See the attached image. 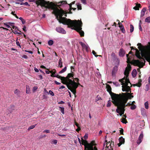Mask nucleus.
Here are the masks:
<instances>
[{
	"label": "nucleus",
	"mask_w": 150,
	"mask_h": 150,
	"mask_svg": "<svg viewBox=\"0 0 150 150\" xmlns=\"http://www.w3.org/2000/svg\"><path fill=\"white\" fill-rule=\"evenodd\" d=\"M50 8L53 10L55 13V15L57 20L60 23H62L64 25H66L63 23H66L68 21V20H71L70 19H67L66 17H63L62 16L63 15H65V16H67V12L64 11L62 9L60 8L59 9L57 8V7H59V5L57 4H55L53 2H51L50 4Z\"/></svg>",
	"instance_id": "f257e3e1"
},
{
	"label": "nucleus",
	"mask_w": 150,
	"mask_h": 150,
	"mask_svg": "<svg viewBox=\"0 0 150 150\" xmlns=\"http://www.w3.org/2000/svg\"><path fill=\"white\" fill-rule=\"evenodd\" d=\"M73 72L68 74L67 76L63 78L65 80L66 85L68 88L76 97V89L80 85L79 83L76 82L74 80Z\"/></svg>",
	"instance_id": "f03ea898"
},
{
	"label": "nucleus",
	"mask_w": 150,
	"mask_h": 150,
	"mask_svg": "<svg viewBox=\"0 0 150 150\" xmlns=\"http://www.w3.org/2000/svg\"><path fill=\"white\" fill-rule=\"evenodd\" d=\"M131 67L130 64H128L127 67H126L124 72V74L126 76L122 79H120L119 81L121 82L122 86V90L123 91H126L131 92V89L129 86H128V83H130L131 86H132L131 83H130L128 79V76L129 72L131 71Z\"/></svg>",
	"instance_id": "7ed1b4c3"
},
{
	"label": "nucleus",
	"mask_w": 150,
	"mask_h": 150,
	"mask_svg": "<svg viewBox=\"0 0 150 150\" xmlns=\"http://www.w3.org/2000/svg\"><path fill=\"white\" fill-rule=\"evenodd\" d=\"M68 20V21L66 22L67 23H64L67 24V25L70 27H73L72 29H74L79 33L81 37L84 36V33L82 30L81 27L82 25V22L79 20L78 21L76 20Z\"/></svg>",
	"instance_id": "20e7f679"
},
{
	"label": "nucleus",
	"mask_w": 150,
	"mask_h": 150,
	"mask_svg": "<svg viewBox=\"0 0 150 150\" xmlns=\"http://www.w3.org/2000/svg\"><path fill=\"white\" fill-rule=\"evenodd\" d=\"M122 98H118L116 100H115L116 102L118 104H119L121 106L122 105L124 106V108L125 109L126 106H131L132 104L131 103H128L126 105V103H127L128 101V99H127L125 96H122Z\"/></svg>",
	"instance_id": "39448f33"
},
{
	"label": "nucleus",
	"mask_w": 150,
	"mask_h": 150,
	"mask_svg": "<svg viewBox=\"0 0 150 150\" xmlns=\"http://www.w3.org/2000/svg\"><path fill=\"white\" fill-rule=\"evenodd\" d=\"M126 55L127 59V63L128 64L131 63L135 66L139 67L140 68H142L145 65V62H141L139 60H134L130 62L129 58L128 57V54H127Z\"/></svg>",
	"instance_id": "423d86ee"
},
{
	"label": "nucleus",
	"mask_w": 150,
	"mask_h": 150,
	"mask_svg": "<svg viewBox=\"0 0 150 150\" xmlns=\"http://www.w3.org/2000/svg\"><path fill=\"white\" fill-rule=\"evenodd\" d=\"M81 139V144L84 146V150H97V148L96 146L92 147V143H88L86 140L83 139L82 137Z\"/></svg>",
	"instance_id": "0eeeda50"
},
{
	"label": "nucleus",
	"mask_w": 150,
	"mask_h": 150,
	"mask_svg": "<svg viewBox=\"0 0 150 150\" xmlns=\"http://www.w3.org/2000/svg\"><path fill=\"white\" fill-rule=\"evenodd\" d=\"M147 49L144 52H141V55L142 57H144L145 59L149 62L150 65V47L147 46Z\"/></svg>",
	"instance_id": "6e6552de"
},
{
	"label": "nucleus",
	"mask_w": 150,
	"mask_h": 150,
	"mask_svg": "<svg viewBox=\"0 0 150 150\" xmlns=\"http://www.w3.org/2000/svg\"><path fill=\"white\" fill-rule=\"evenodd\" d=\"M35 2L37 5V6L40 5L42 7H45L47 8H50V2L49 1H45L43 0H34Z\"/></svg>",
	"instance_id": "1a4fd4ad"
},
{
	"label": "nucleus",
	"mask_w": 150,
	"mask_h": 150,
	"mask_svg": "<svg viewBox=\"0 0 150 150\" xmlns=\"http://www.w3.org/2000/svg\"><path fill=\"white\" fill-rule=\"evenodd\" d=\"M106 88L107 91L109 93L110 95L112 101L116 100L118 97L119 94H116L112 92L111 91V88L109 85L107 84L106 86Z\"/></svg>",
	"instance_id": "9d476101"
},
{
	"label": "nucleus",
	"mask_w": 150,
	"mask_h": 150,
	"mask_svg": "<svg viewBox=\"0 0 150 150\" xmlns=\"http://www.w3.org/2000/svg\"><path fill=\"white\" fill-rule=\"evenodd\" d=\"M112 102L115 106L117 107V108L116 110L117 112L119 114L120 116L123 115L125 110L124 108V106H123L122 105L121 106L119 104H117V103L115 100L112 101Z\"/></svg>",
	"instance_id": "9b49d317"
},
{
	"label": "nucleus",
	"mask_w": 150,
	"mask_h": 150,
	"mask_svg": "<svg viewBox=\"0 0 150 150\" xmlns=\"http://www.w3.org/2000/svg\"><path fill=\"white\" fill-rule=\"evenodd\" d=\"M125 93H122L121 94L120 93L119 94V96L118 98L122 99V96H125L126 98L128 99H130L132 98H133L134 96L132 95L133 94V93H131V94L130 93H128V92H127Z\"/></svg>",
	"instance_id": "f8f14e48"
},
{
	"label": "nucleus",
	"mask_w": 150,
	"mask_h": 150,
	"mask_svg": "<svg viewBox=\"0 0 150 150\" xmlns=\"http://www.w3.org/2000/svg\"><path fill=\"white\" fill-rule=\"evenodd\" d=\"M131 48V50H136V52L135 53V55L137 57V58L140 59L142 61V60H143V61H144V62H145L144 59L140 55V52L139 50H138L137 49H134L133 47H130Z\"/></svg>",
	"instance_id": "ddd939ff"
},
{
	"label": "nucleus",
	"mask_w": 150,
	"mask_h": 150,
	"mask_svg": "<svg viewBox=\"0 0 150 150\" xmlns=\"http://www.w3.org/2000/svg\"><path fill=\"white\" fill-rule=\"evenodd\" d=\"M149 45H148L145 46H142L141 44L140 43H138L137 44V45L138 46V48L141 51V52H144L145 50L147 49V46L150 47V42H149Z\"/></svg>",
	"instance_id": "4468645a"
},
{
	"label": "nucleus",
	"mask_w": 150,
	"mask_h": 150,
	"mask_svg": "<svg viewBox=\"0 0 150 150\" xmlns=\"http://www.w3.org/2000/svg\"><path fill=\"white\" fill-rule=\"evenodd\" d=\"M105 142H106V148H107L108 149L109 148V146H108V144L110 142V144L109 145V146L111 149L108 150H113L112 147L114 146V142H110V141H109L108 142L107 141V140H105Z\"/></svg>",
	"instance_id": "2eb2a0df"
},
{
	"label": "nucleus",
	"mask_w": 150,
	"mask_h": 150,
	"mask_svg": "<svg viewBox=\"0 0 150 150\" xmlns=\"http://www.w3.org/2000/svg\"><path fill=\"white\" fill-rule=\"evenodd\" d=\"M56 30L58 33L63 34L66 33V31L62 28L60 27H57Z\"/></svg>",
	"instance_id": "dca6fc26"
},
{
	"label": "nucleus",
	"mask_w": 150,
	"mask_h": 150,
	"mask_svg": "<svg viewBox=\"0 0 150 150\" xmlns=\"http://www.w3.org/2000/svg\"><path fill=\"white\" fill-rule=\"evenodd\" d=\"M119 143L117 144L118 146L120 147L122 144H124L125 142V139L122 137H120L119 139Z\"/></svg>",
	"instance_id": "f3484780"
},
{
	"label": "nucleus",
	"mask_w": 150,
	"mask_h": 150,
	"mask_svg": "<svg viewBox=\"0 0 150 150\" xmlns=\"http://www.w3.org/2000/svg\"><path fill=\"white\" fill-rule=\"evenodd\" d=\"M125 53V52L124 50L123 49L121 48L120 50L119 55L121 57H123L124 56Z\"/></svg>",
	"instance_id": "a211bd4d"
},
{
	"label": "nucleus",
	"mask_w": 150,
	"mask_h": 150,
	"mask_svg": "<svg viewBox=\"0 0 150 150\" xmlns=\"http://www.w3.org/2000/svg\"><path fill=\"white\" fill-rule=\"evenodd\" d=\"M21 93V91L17 89H15V91H14V94L16 95V96L18 97L19 98V97H21V95H20Z\"/></svg>",
	"instance_id": "6ab92c4d"
},
{
	"label": "nucleus",
	"mask_w": 150,
	"mask_h": 150,
	"mask_svg": "<svg viewBox=\"0 0 150 150\" xmlns=\"http://www.w3.org/2000/svg\"><path fill=\"white\" fill-rule=\"evenodd\" d=\"M63 78H65V77L64 76H59V77H58V78L60 79L61 80L62 83L66 85V83L65 81V80Z\"/></svg>",
	"instance_id": "aec40b11"
},
{
	"label": "nucleus",
	"mask_w": 150,
	"mask_h": 150,
	"mask_svg": "<svg viewBox=\"0 0 150 150\" xmlns=\"http://www.w3.org/2000/svg\"><path fill=\"white\" fill-rule=\"evenodd\" d=\"M117 67L116 66H115L113 68L112 72V75H114L117 72Z\"/></svg>",
	"instance_id": "412c9836"
},
{
	"label": "nucleus",
	"mask_w": 150,
	"mask_h": 150,
	"mask_svg": "<svg viewBox=\"0 0 150 150\" xmlns=\"http://www.w3.org/2000/svg\"><path fill=\"white\" fill-rule=\"evenodd\" d=\"M146 11V8H143L141 12V14L140 15L141 17H142L144 16L145 12Z\"/></svg>",
	"instance_id": "4be33fe9"
},
{
	"label": "nucleus",
	"mask_w": 150,
	"mask_h": 150,
	"mask_svg": "<svg viewBox=\"0 0 150 150\" xmlns=\"http://www.w3.org/2000/svg\"><path fill=\"white\" fill-rule=\"evenodd\" d=\"M137 71L135 69H134L132 72V74L133 77H135L137 75Z\"/></svg>",
	"instance_id": "5701e85b"
},
{
	"label": "nucleus",
	"mask_w": 150,
	"mask_h": 150,
	"mask_svg": "<svg viewBox=\"0 0 150 150\" xmlns=\"http://www.w3.org/2000/svg\"><path fill=\"white\" fill-rule=\"evenodd\" d=\"M141 7V4H136V6L134 7L133 8L135 10H139V8Z\"/></svg>",
	"instance_id": "b1692460"
},
{
	"label": "nucleus",
	"mask_w": 150,
	"mask_h": 150,
	"mask_svg": "<svg viewBox=\"0 0 150 150\" xmlns=\"http://www.w3.org/2000/svg\"><path fill=\"white\" fill-rule=\"evenodd\" d=\"M59 67L60 68H62V59L61 58H60L59 60Z\"/></svg>",
	"instance_id": "393cba45"
},
{
	"label": "nucleus",
	"mask_w": 150,
	"mask_h": 150,
	"mask_svg": "<svg viewBox=\"0 0 150 150\" xmlns=\"http://www.w3.org/2000/svg\"><path fill=\"white\" fill-rule=\"evenodd\" d=\"M30 89L29 86L28 85L26 86V93H30Z\"/></svg>",
	"instance_id": "a878e982"
},
{
	"label": "nucleus",
	"mask_w": 150,
	"mask_h": 150,
	"mask_svg": "<svg viewBox=\"0 0 150 150\" xmlns=\"http://www.w3.org/2000/svg\"><path fill=\"white\" fill-rule=\"evenodd\" d=\"M59 3L61 4L59 5V8H60V6H61L62 5L67 4V2L66 1H61L58 3V4H59Z\"/></svg>",
	"instance_id": "bb28decb"
},
{
	"label": "nucleus",
	"mask_w": 150,
	"mask_h": 150,
	"mask_svg": "<svg viewBox=\"0 0 150 150\" xmlns=\"http://www.w3.org/2000/svg\"><path fill=\"white\" fill-rule=\"evenodd\" d=\"M120 30L123 33H125V29L124 28L123 26H120Z\"/></svg>",
	"instance_id": "cd10ccee"
},
{
	"label": "nucleus",
	"mask_w": 150,
	"mask_h": 150,
	"mask_svg": "<svg viewBox=\"0 0 150 150\" xmlns=\"http://www.w3.org/2000/svg\"><path fill=\"white\" fill-rule=\"evenodd\" d=\"M143 136H144V135H143V132L142 131L141 132V133L140 134L138 139H140L142 141V139L143 138Z\"/></svg>",
	"instance_id": "c85d7f7f"
},
{
	"label": "nucleus",
	"mask_w": 150,
	"mask_h": 150,
	"mask_svg": "<svg viewBox=\"0 0 150 150\" xmlns=\"http://www.w3.org/2000/svg\"><path fill=\"white\" fill-rule=\"evenodd\" d=\"M77 6V8L78 10H81L82 9V7L81 5L79 3H77L76 4Z\"/></svg>",
	"instance_id": "c756f323"
},
{
	"label": "nucleus",
	"mask_w": 150,
	"mask_h": 150,
	"mask_svg": "<svg viewBox=\"0 0 150 150\" xmlns=\"http://www.w3.org/2000/svg\"><path fill=\"white\" fill-rule=\"evenodd\" d=\"M150 86V83H148L145 86V90L146 91H148L149 90V87Z\"/></svg>",
	"instance_id": "7c9ffc66"
},
{
	"label": "nucleus",
	"mask_w": 150,
	"mask_h": 150,
	"mask_svg": "<svg viewBox=\"0 0 150 150\" xmlns=\"http://www.w3.org/2000/svg\"><path fill=\"white\" fill-rule=\"evenodd\" d=\"M121 120H122L121 122L123 123L126 124L127 122V121L125 118H123Z\"/></svg>",
	"instance_id": "2f4dec72"
},
{
	"label": "nucleus",
	"mask_w": 150,
	"mask_h": 150,
	"mask_svg": "<svg viewBox=\"0 0 150 150\" xmlns=\"http://www.w3.org/2000/svg\"><path fill=\"white\" fill-rule=\"evenodd\" d=\"M67 67H65L64 68H63V69H62L59 72V74H61L62 73L65 71L67 70Z\"/></svg>",
	"instance_id": "473e14b6"
},
{
	"label": "nucleus",
	"mask_w": 150,
	"mask_h": 150,
	"mask_svg": "<svg viewBox=\"0 0 150 150\" xmlns=\"http://www.w3.org/2000/svg\"><path fill=\"white\" fill-rule=\"evenodd\" d=\"M145 21L146 22L150 23V16L147 17L145 19Z\"/></svg>",
	"instance_id": "72a5a7b5"
},
{
	"label": "nucleus",
	"mask_w": 150,
	"mask_h": 150,
	"mask_svg": "<svg viewBox=\"0 0 150 150\" xmlns=\"http://www.w3.org/2000/svg\"><path fill=\"white\" fill-rule=\"evenodd\" d=\"M130 32L131 33H132L133 32L134 29V27L133 25L132 24L130 25Z\"/></svg>",
	"instance_id": "f704fd0d"
},
{
	"label": "nucleus",
	"mask_w": 150,
	"mask_h": 150,
	"mask_svg": "<svg viewBox=\"0 0 150 150\" xmlns=\"http://www.w3.org/2000/svg\"><path fill=\"white\" fill-rule=\"evenodd\" d=\"M38 88V87L37 86H34L33 87L32 91L34 93L37 90Z\"/></svg>",
	"instance_id": "c9c22d12"
},
{
	"label": "nucleus",
	"mask_w": 150,
	"mask_h": 150,
	"mask_svg": "<svg viewBox=\"0 0 150 150\" xmlns=\"http://www.w3.org/2000/svg\"><path fill=\"white\" fill-rule=\"evenodd\" d=\"M37 124H35V125H31V126H30L28 129V130H30V129H33L35 127V126Z\"/></svg>",
	"instance_id": "e433bc0d"
},
{
	"label": "nucleus",
	"mask_w": 150,
	"mask_h": 150,
	"mask_svg": "<svg viewBox=\"0 0 150 150\" xmlns=\"http://www.w3.org/2000/svg\"><path fill=\"white\" fill-rule=\"evenodd\" d=\"M136 106L134 104H132L130 107V109L132 110H134L136 108Z\"/></svg>",
	"instance_id": "4c0bfd02"
},
{
	"label": "nucleus",
	"mask_w": 150,
	"mask_h": 150,
	"mask_svg": "<svg viewBox=\"0 0 150 150\" xmlns=\"http://www.w3.org/2000/svg\"><path fill=\"white\" fill-rule=\"evenodd\" d=\"M19 18L21 21L22 22L23 24H24L25 23V20H24L22 17H20Z\"/></svg>",
	"instance_id": "58836bf2"
},
{
	"label": "nucleus",
	"mask_w": 150,
	"mask_h": 150,
	"mask_svg": "<svg viewBox=\"0 0 150 150\" xmlns=\"http://www.w3.org/2000/svg\"><path fill=\"white\" fill-rule=\"evenodd\" d=\"M53 41L52 40H50L48 42V44L50 45H53Z\"/></svg>",
	"instance_id": "ea45409f"
},
{
	"label": "nucleus",
	"mask_w": 150,
	"mask_h": 150,
	"mask_svg": "<svg viewBox=\"0 0 150 150\" xmlns=\"http://www.w3.org/2000/svg\"><path fill=\"white\" fill-rule=\"evenodd\" d=\"M148 102H146L145 103L144 105H145V107L146 109H148L149 108L148 107Z\"/></svg>",
	"instance_id": "a19ab883"
},
{
	"label": "nucleus",
	"mask_w": 150,
	"mask_h": 150,
	"mask_svg": "<svg viewBox=\"0 0 150 150\" xmlns=\"http://www.w3.org/2000/svg\"><path fill=\"white\" fill-rule=\"evenodd\" d=\"M11 30H12V32H13L15 34H18L20 35H21V31H20V30H19V31H20V33H18V32H17V31H15V32H14L12 30V29L11 28Z\"/></svg>",
	"instance_id": "79ce46f5"
},
{
	"label": "nucleus",
	"mask_w": 150,
	"mask_h": 150,
	"mask_svg": "<svg viewBox=\"0 0 150 150\" xmlns=\"http://www.w3.org/2000/svg\"><path fill=\"white\" fill-rule=\"evenodd\" d=\"M59 108H60V110L61 111L62 113L63 114H64V108L63 107H59Z\"/></svg>",
	"instance_id": "37998d69"
},
{
	"label": "nucleus",
	"mask_w": 150,
	"mask_h": 150,
	"mask_svg": "<svg viewBox=\"0 0 150 150\" xmlns=\"http://www.w3.org/2000/svg\"><path fill=\"white\" fill-rule=\"evenodd\" d=\"M20 4L21 5H25L26 6H30V5H29L27 2H25V3L22 2Z\"/></svg>",
	"instance_id": "c03bdc74"
},
{
	"label": "nucleus",
	"mask_w": 150,
	"mask_h": 150,
	"mask_svg": "<svg viewBox=\"0 0 150 150\" xmlns=\"http://www.w3.org/2000/svg\"><path fill=\"white\" fill-rule=\"evenodd\" d=\"M111 103L110 101H108V104L107 105V107H109L111 106Z\"/></svg>",
	"instance_id": "a18cd8bd"
},
{
	"label": "nucleus",
	"mask_w": 150,
	"mask_h": 150,
	"mask_svg": "<svg viewBox=\"0 0 150 150\" xmlns=\"http://www.w3.org/2000/svg\"><path fill=\"white\" fill-rule=\"evenodd\" d=\"M81 2L84 5L86 4V0H81Z\"/></svg>",
	"instance_id": "49530a36"
},
{
	"label": "nucleus",
	"mask_w": 150,
	"mask_h": 150,
	"mask_svg": "<svg viewBox=\"0 0 150 150\" xmlns=\"http://www.w3.org/2000/svg\"><path fill=\"white\" fill-rule=\"evenodd\" d=\"M142 141L140 139H138L137 140V143L138 145H139L140 143L142 142Z\"/></svg>",
	"instance_id": "de8ad7c7"
},
{
	"label": "nucleus",
	"mask_w": 150,
	"mask_h": 150,
	"mask_svg": "<svg viewBox=\"0 0 150 150\" xmlns=\"http://www.w3.org/2000/svg\"><path fill=\"white\" fill-rule=\"evenodd\" d=\"M74 67H73V66L71 67L70 68L71 69V72L73 73V71H74Z\"/></svg>",
	"instance_id": "09e8293b"
},
{
	"label": "nucleus",
	"mask_w": 150,
	"mask_h": 150,
	"mask_svg": "<svg viewBox=\"0 0 150 150\" xmlns=\"http://www.w3.org/2000/svg\"><path fill=\"white\" fill-rule=\"evenodd\" d=\"M7 23L8 24V25H10V26H11L12 27H13L14 25V23H11V22H8Z\"/></svg>",
	"instance_id": "8fccbe9b"
},
{
	"label": "nucleus",
	"mask_w": 150,
	"mask_h": 150,
	"mask_svg": "<svg viewBox=\"0 0 150 150\" xmlns=\"http://www.w3.org/2000/svg\"><path fill=\"white\" fill-rule=\"evenodd\" d=\"M52 142L54 144H56L57 143V140H53L52 141Z\"/></svg>",
	"instance_id": "3c124183"
},
{
	"label": "nucleus",
	"mask_w": 150,
	"mask_h": 150,
	"mask_svg": "<svg viewBox=\"0 0 150 150\" xmlns=\"http://www.w3.org/2000/svg\"><path fill=\"white\" fill-rule=\"evenodd\" d=\"M92 53L93 54V55H94L96 57H97L98 56V55L96 54V53L93 50Z\"/></svg>",
	"instance_id": "603ef678"
},
{
	"label": "nucleus",
	"mask_w": 150,
	"mask_h": 150,
	"mask_svg": "<svg viewBox=\"0 0 150 150\" xmlns=\"http://www.w3.org/2000/svg\"><path fill=\"white\" fill-rule=\"evenodd\" d=\"M43 133H50V130H45L43 131Z\"/></svg>",
	"instance_id": "864d4df0"
},
{
	"label": "nucleus",
	"mask_w": 150,
	"mask_h": 150,
	"mask_svg": "<svg viewBox=\"0 0 150 150\" xmlns=\"http://www.w3.org/2000/svg\"><path fill=\"white\" fill-rule=\"evenodd\" d=\"M85 140L87 139L88 138V134H86L83 137Z\"/></svg>",
	"instance_id": "5fc2aeb1"
},
{
	"label": "nucleus",
	"mask_w": 150,
	"mask_h": 150,
	"mask_svg": "<svg viewBox=\"0 0 150 150\" xmlns=\"http://www.w3.org/2000/svg\"><path fill=\"white\" fill-rule=\"evenodd\" d=\"M120 134L122 135H123V131L124 130L122 128H121V129L120 130Z\"/></svg>",
	"instance_id": "6e6d98bb"
},
{
	"label": "nucleus",
	"mask_w": 150,
	"mask_h": 150,
	"mask_svg": "<svg viewBox=\"0 0 150 150\" xmlns=\"http://www.w3.org/2000/svg\"><path fill=\"white\" fill-rule=\"evenodd\" d=\"M49 93H50V94L52 96H54V93L51 90H50L49 91Z\"/></svg>",
	"instance_id": "4d7b16f0"
},
{
	"label": "nucleus",
	"mask_w": 150,
	"mask_h": 150,
	"mask_svg": "<svg viewBox=\"0 0 150 150\" xmlns=\"http://www.w3.org/2000/svg\"><path fill=\"white\" fill-rule=\"evenodd\" d=\"M79 43L82 47H84L85 46V45L82 42H80Z\"/></svg>",
	"instance_id": "13d9d810"
},
{
	"label": "nucleus",
	"mask_w": 150,
	"mask_h": 150,
	"mask_svg": "<svg viewBox=\"0 0 150 150\" xmlns=\"http://www.w3.org/2000/svg\"><path fill=\"white\" fill-rule=\"evenodd\" d=\"M142 82V80L141 79H139L138 81V82L137 83V84H138V85H139V84H140V86H141L142 85V83H141V82Z\"/></svg>",
	"instance_id": "bf43d9fd"
},
{
	"label": "nucleus",
	"mask_w": 150,
	"mask_h": 150,
	"mask_svg": "<svg viewBox=\"0 0 150 150\" xmlns=\"http://www.w3.org/2000/svg\"><path fill=\"white\" fill-rule=\"evenodd\" d=\"M68 5H69V9H70V10H71L73 9V8L72 7V4H68Z\"/></svg>",
	"instance_id": "052dcab7"
},
{
	"label": "nucleus",
	"mask_w": 150,
	"mask_h": 150,
	"mask_svg": "<svg viewBox=\"0 0 150 150\" xmlns=\"http://www.w3.org/2000/svg\"><path fill=\"white\" fill-rule=\"evenodd\" d=\"M133 86H137L138 87H140V84H139V85H138V84L136 83V84H133Z\"/></svg>",
	"instance_id": "680f3d73"
},
{
	"label": "nucleus",
	"mask_w": 150,
	"mask_h": 150,
	"mask_svg": "<svg viewBox=\"0 0 150 150\" xmlns=\"http://www.w3.org/2000/svg\"><path fill=\"white\" fill-rule=\"evenodd\" d=\"M75 125L78 127V128L80 127L79 125L76 122H75Z\"/></svg>",
	"instance_id": "e2e57ef3"
},
{
	"label": "nucleus",
	"mask_w": 150,
	"mask_h": 150,
	"mask_svg": "<svg viewBox=\"0 0 150 150\" xmlns=\"http://www.w3.org/2000/svg\"><path fill=\"white\" fill-rule=\"evenodd\" d=\"M113 83L115 86H117L119 84L117 82H113Z\"/></svg>",
	"instance_id": "0e129e2a"
},
{
	"label": "nucleus",
	"mask_w": 150,
	"mask_h": 150,
	"mask_svg": "<svg viewBox=\"0 0 150 150\" xmlns=\"http://www.w3.org/2000/svg\"><path fill=\"white\" fill-rule=\"evenodd\" d=\"M94 142H95L94 141H93L90 143H92V147H93V145H96V144H94Z\"/></svg>",
	"instance_id": "69168bd1"
},
{
	"label": "nucleus",
	"mask_w": 150,
	"mask_h": 150,
	"mask_svg": "<svg viewBox=\"0 0 150 150\" xmlns=\"http://www.w3.org/2000/svg\"><path fill=\"white\" fill-rule=\"evenodd\" d=\"M16 44L18 45L20 47V48H21V46L20 45V43L18 41H16Z\"/></svg>",
	"instance_id": "338daca9"
},
{
	"label": "nucleus",
	"mask_w": 150,
	"mask_h": 150,
	"mask_svg": "<svg viewBox=\"0 0 150 150\" xmlns=\"http://www.w3.org/2000/svg\"><path fill=\"white\" fill-rule=\"evenodd\" d=\"M26 27L25 26V25H24L23 26V30L25 31V32H26Z\"/></svg>",
	"instance_id": "774afa93"
}]
</instances>
